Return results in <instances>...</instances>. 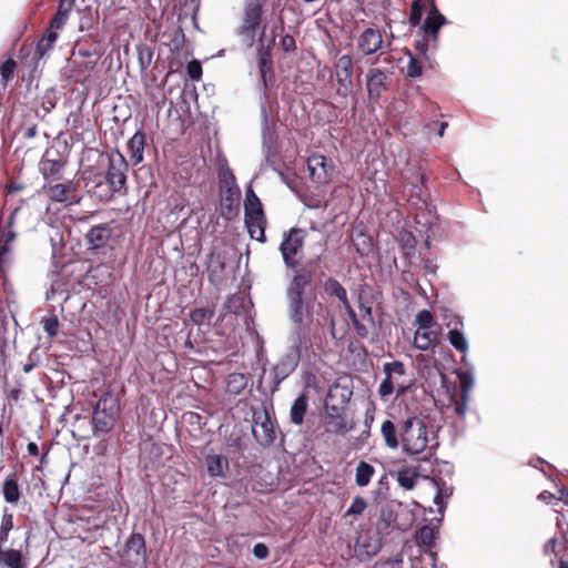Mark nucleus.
Listing matches in <instances>:
<instances>
[{
  "mask_svg": "<svg viewBox=\"0 0 568 568\" xmlns=\"http://www.w3.org/2000/svg\"><path fill=\"white\" fill-rule=\"evenodd\" d=\"M129 164L120 152L109 155V165L105 174L94 168H88L82 172V180L88 192L100 201H110L115 193L126 189V172Z\"/></svg>",
  "mask_w": 568,
  "mask_h": 568,
  "instance_id": "nucleus-1",
  "label": "nucleus"
},
{
  "mask_svg": "<svg viewBox=\"0 0 568 568\" xmlns=\"http://www.w3.org/2000/svg\"><path fill=\"white\" fill-rule=\"evenodd\" d=\"M408 22L412 27L420 26L423 40L416 42L415 50L426 59L429 43L437 45L438 32L447 19L438 10L435 0H413Z\"/></svg>",
  "mask_w": 568,
  "mask_h": 568,
  "instance_id": "nucleus-2",
  "label": "nucleus"
},
{
  "mask_svg": "<svg viewBox=\"0 0 568 568\" xmlns=\"http://www.w3.org/2000/svg\"><path fill=\"white\" fill-rule=\"evenodd\" d=\"M120 414V402L112 390H105L97 402L91 424L95 437L111 432Z\"/></svg>",
  "mask_w": 568,
  "mask_h": 568,
  "instance_id": "nucleus-3",
  "label": "nucleus"
},
{
  "mask_svg": "<svg viewBox=\"0 0 568 568\" xmlns=\"http://www.w3.org/2000/svg\"><path fill=\"white\" fill-rule=\"evenodd\" d=\"M429 444V430L426 422L410 415L402 422V449L408 455L424 453Z\"/></svg>",
  "mask_w": 568,
  "mask_h": 568,
  "instance_id": "nucleus-4",
  "label": "nucleus"
},
{
  "mask_svg": "<svg viewBox=\"0 0 568 568\" xmlns=\"http://www.w3.org/2000/svg\"><path fill=\"white\" fill-rule=\"evenodd\" d=\"M252 434L255 440L264 447L271 446L276 439L275 417L273 407L268 408L262 405L261 408L253 409L252 413Z\"/></svg>",
  "mask_w": 568,
  "mask_h": 568,
  "instance_id": "nucleus-5",
  "label": "nucleus"
},
{
  "mask_svg": "<svg viewBox=\"0 0 568 568\" xmlns=\"http://www.w3.org/2000/svg\"><path fill=\"white\" fill-rule=\"evenodd\" d=\"M305 236L306 232L298 227H292L284 234L280 251L288 268H296L300 265Z\"/></svg>",
  "mask_w": 568,
  "mask_h": 568,
  "instance_id": "nucleus-6",
  "label": "nucleus"
},
{
  "mask_svg": "<svg viewBox=\"0 0 568 568\" xmlns=\"http://www.w3.org/2000/svg\"><path fill=\"white\" fill-rule=\"evenodd\" d=\"M357 302L358 313L355 312L352 305L346 313L356 335L362 339H366L373 332L377 331V325L373 315L372 306L367 302H364L362 295L358 296Z\"/></svg>",
  "mask_w": 568,
  "mask_h": 568,
  "instance_id": "nucleus-7",
  "label": "nucleus"
},
{
  "mask_svg": "<svg viewBox=\"0 0 568 568\" xmlns=\"http://www.w3.org/2000/svg\"><path fill=\"white\" fill-rule=\"evenodd\" d=\"M385 378L378 387V395L386 399L389 395L397 392V396H402L408 389V385H405L398 381L399 377L404 376L406 371L405 366L399 361L385 363L383 366Z\"/></svg>",
  "mask_w": 568,
  "mask_h": 568,
  "instance_id": "nucleus-8",
  "label": "nucleus"
},
{
  "mask_svg": "<svg viewBox=\"0 0 568 568\" xmlns=\"http://www.w3.org/2000/svg\"><path fill=\"white\" fill-rule=\"evenodd\" d=\"M263 4L261 0H246L242 23L240 27V34L252 44L255 40L256 32L262 24Z\"/></svg>",
  "mask_w": 568,
  "mask_h": 568,
  "instance_id": "nucleus-9",
  "label": "nucleus"
},
{
  "mask_svg": "<svg viewBox=\"0 0 568 568\" xmlns=\"http://www.w3.org/2000/svg\"><path fill=\"white\" fill-rule=\"evenodd\" d=\"M275 29L272 30V38L270 43L265 44V27L262 30L258 48H257V64L261 74V80L263 82L264 90L267 91L270 84L274 81V69L272 61V45L275 42Z\"/></svg>",
  "mask_w": 568,
  "mask_h": 568,
  "instance_id": "nucleus-10",
  "label": "nucleus"
},
{
  "mask_svg": "<svg viewBox=\"0 0 568 568\" xmlns=\"http://www.w3.org/2000/svg\"><path fill=\"white\" fill-rule=\"evenodd\" d=\"M337 80V94L346 98L353 90V58L349 54L341 55L334 63Z\"/></svg>",
  "mask_w": 568,
  "mask_h": 568,
  "instance_id": "nucleus-11",
  "label": "nucleus"
},
{
  "mask_svg": "<svg viewBox=\"0 0 568 568\" xmlns=\"http://www.w3.org/2000/svg\"><path fill=\"white\" fill-rule=\"evenodd\" d=\"M288 308L292 321L298 327H302L306 325L308 321L311 322V324H313L312 315L315 312V308L317 310V312H322L323 304L315 303V297H301L300 303H295V301L288 302Z\"/></svg>",
  "mask_w": 568,
  "mask_h": 568,
  "instance_id": "nucleus-12",
  "label": "nucleus"
},
{
  "mask_svg": "<svg viewBox=\"0 0 568 568\" xmlns=\"http://www.w3.org/2000/svg\"><path fill=\"white\" fill-rule=\"evenodd\" d=\"M324 427L327 433L344 436L353 429V423H348L346 415L336 406L326 405Z\"/></svg>",
  "mask_w": 568,
  "mask_h": 568,
  "instance_id": "nucleus-13",
  "label": "nucleus"
},
{
  "mask_svg": "<svg viewBox=\"0 0 568 568\" xmlns=\"http://www.w3.org/2000/svg\"><path fill=\"white\" fill-rule=\"evenodd\" d=\"M389 77L379 68H371L366 74V89L369 100L377 101L388 90Z\"/></svg>",
  "mask_w": 568,
  "mask_h": 568,
  "instance_id": "nucleus-14",
  "label": "nucleus"
},
{
  "mask_svg": "<svg viewBox=\"0 0 568 568\" xmlns=\"http://www.w3.org/2000/svg\"><path fill=\"white\" fill-rule=\"evenodd\" d=\"M307 168L311 179L318 184H326L331 180L333 166L328 159L321 154L311 155L307 159Z\"/></svg>",
  "mask_w": 568,
  "mask_h": 568,
  "instance_id": "nucleus-15",
  "label": "nucleus"
},
{
  "mask_svg": "<svg viewBox=\"0 0 568 568\" xmlns=\"http://www.w3.org/2000/svg\"><path fill=\"white\" fill-rule=\"evenodd\" d=\"M123 558L135 564L145 565L146 545L144 536L140 532H133L125 542Z\"/></svg>",
  "mask_w": 568,
  "mask_h": 568,
  "instance_id": "nucleus-16",
  "label": "nucleus"
},
{
  "mask_svg": "<svg viewBox=\"0 0 568 568\" xmlns=\"http://www.w3.org/2000/svg\"><path fill=\"white\" fill-rule=\"evenodd\" d=\"M384 48L381 30L366 28L357 39V49L363 55H372Z\"/></svg>",
  "mask_w": 568,
  "mask_h": 568,
  "instance_id": "nucleus-17",
  "label": "nucleus"
},
{
  "mask_svg": "<svg viewBox=\"0 0 568 568\" xmlns=\"http://www.w3.org/2000/svg\"><path fill=\"white\" fill-rule=\"evenodd\" d=\"M460 393L458 397L452 396L454 412L460 418H464L468 409L469 393L474 384L473 376L468 372H462L458 375Z\"/></svg>",
  "mask_w": 568,
  "mask_h": 568,
  "instance_id": "nucleus-18",
  "label": "nucleus"
},
{
  "mask_svg": "<svg viewBox=\"0 0 568 568\" xmlns=\"http://www.w3.org/2000/svg\"><path fill=\"white\" fill-rule=\"evenodd\" d=\"M67 160H63L58 152L55 158H50V152L45 151L40 161V172L45 181L59 180Z\"/></svg>",
  "mask_w": 568,
  "mask_h": 568,
  "instance_id": "nucleus-19",
  "label": "nucleus"
},
{
  "mask_svg": "<svg viewBox=\"0 0 568 568\" xmlns=\"http://www.w3.org/2000/svg\"><path fill=\"white\" fill-rule=\"evenodd\" d=\"M312 278L313 274L310 271L295 274L287 288L288 302L300 303L301 297H305L306 288L311 285Z\"/></svg>",
  "mask_w": 568,
  "mask_h": 568,
  "instance_id": "nucleus-20",
  "label": "nucleus"
},
{
  "mask_svg": "<svg viewBox=\"0 0 568 568\" xmlns=\"http://www.w3.org/2000/svg\"><path fill=\"white\" fill-rule=\"evenodd\" d=\"M221 214L226 219H233L239 212L240 189H230L220 191Z\"/></svg>",
  "mask_w": 568,
  "mask_h": 568,
  "instance_id": "nucleus-21",
  "label": "nucleus"
},
{
  "mask_svg": "<svg viewBox=\"0 0 568 568\" xmlns=\"http://www.w3.org/2000/svg\"><path fill=\"white\" fill-rule=\"evenodd\" d=\"M381 435L387 448L398 449L402 444V423L397 426L394 420L385 419L381 425Z\"/></svg>",
  "mask_w": 568,
  "mask_h": 568,
  "instance_id": "nucleus-22",
  "label": "nucleus"
},
{
  "mask_svg": "<svg viewBox=\"0 0 568 568\" xmlns=\"http://www.w3.org/2000/svg\"><path fill=\"white\" fill-rule=\"evenodd\" d=\"M112 235L109 224L93 226L85 235L87 243L92 250H100L106 246Z\"/></svg>",
  "mask_w": 568,
  "mask_h": 568,
  "instance_id": "nucleus-23",
  "label": "nucleus"
},
{
  "mask_svg": "<svg viewBox=\"0 0 568 568\" xmlns=\"http://www.w3.org/2000/svg\"><path fill=\"white\" fill-rule=\"evenodd\" d=\"M244 223L247 227L248 234L253 240H256L260 243L266 242L265 236V227H266V216L265 214L255 215V216H244Z\"/></svg>",
  "mask_w": 568,
  "mask_h": 568,
  "instance_id": "nucleus-24",
  "label": "nucleus"
},
{
  "mask_svg": "<svg viewBox=\"0 0 568 568\" xmlns=\"http://www.w3.org/2000/svg\"><path fill=\"white\" fill-rule=\"evenodd\" d=\"M205 465L210 476L212 477H226L229 470V459L221 454H207L205 457Z\"/></svg>",
  "mask_w": 568,
  "mask_h": 568,
  "instance_id": "nucleus-25",
  "label": "nucleus"
},
{
  "mask_svg": "<svg viewBox=\"0 0 568 568\" xmlns=\"http://www.w3.org/2000/svg\"><path fill=\"white\" fill-rule=\"evenodd\" d=\"M297 361L291 356H286L282 358L272 369L273 373V382L274 389L278 387V385L288 377L296 368Z\"/></svg>",
  "mask_w": 568,
  "mask_h": 568,
  "instance_id": "nucleus-26",
  "label": "nucleus"
},
{
  "mask_svg": "<svg viewBox=\"0 0 568 568\" xmlns=\"http://www.w3.org/2000/svg\"><path fill=\"white\" fill-rule=\"evenodd\" d=\"M45 194L53 202L64 203L71 200L72 193L75 189L72 186V183H58L54 185H45L44 186Z\"/></svg>",
  "mask_w": 568,
  "mask_h": 568,
  "instance_id": "nucleus-27",
  "label": "nucleus"
},
{
  "mask_svg": "<svg viewBox=\"0 0 568 568\" xmlns=\"http://www.w3.org/2000/svg\"><path fill=\"white\" fill-rule=\"evenodd\" d=\"M323 288L326 295L336 297L342 303L345 312L349 308L351 303L347 297V291L336 278H327L324 282Z\"/></svg>",
  "mask_w": 568,
  "mask_h": 568,
  "instance_id": "nucleus-28",
  "label": "nucleus"
},
{
  "mask_svg": "<svg viewBox=\"0 0 568 568\" xmlns=\"http://www.w3.org/2000/svg\"><path fill=\"white\" fill-rule=\"evenodd\" d=\"M145 148V133L136 131L128 142L131 162L136 165L143 161V153Z\"/></svg>",
  "mask_w": 568,
  "mask_h": 568,
  "instance_id": "nucleus-29",
  "label": "nucleus"
},
{
  "mask_svg": "<svg viewBox=\"0 0 568 568\" xmlns=\"http://www.w3.org/2000/svg\"><path fill=\"white\" fill-rule=\"evenodd\" d=\"M308 409V395L306 392L300 394V396L293 402L290 410V420L294 425H302L305 419V415Z\"/></svg>",
  "mask_w": 568,
  "mask_h": 568,
  "instance_id": "nucleus-30",
  "label": "nucleus"
},
{
  "mask_svg": "<svg viewBox=\"0 0 568 568\" xmlns=\"http://www.w3.org/2000/svg\"><path fill=\"white\" fill-rule=\"evenodd\" d=\"M17 210L10 215L8 221V229L3 231L0 235V264L7 263V255L11 252V243L16 240V232L12 231V225L14 223V214Z\"/></svg>",
  "mask_w": 568,
  "mask_h": 568,
  "instance_id": "nucleus-31",
  "label": "nucleus"
},
{
  "mask_svg": "<svg viewBox=\"0 0 568 568\" xmlns=\"http://www.w3.org/2000/svg\"><path fill=\"white\" fill-rule=\"evenodd\" d=\"M419 477L420 475L417 466H403L396 471V480L398 485L407 490L415 487Z\"/></svg>",
  "mask_w": 568,
  "mask_h": 568,
  "instance_id": "nucleus-32",
  "label": "nucleus"
},
{
  "mask_svg": "<svg viewBox=\"0 0 568 568\" xmlns=\"http://www.w3.org/2000/svg\"><path fill=\"white\" fill-rule=\"evenodd\" d=\"M265 214L263 210L262 202L260 197L256 195L252 187L246 190L245 201H244V216H255Z\"/></svg>",
  "mask_w": 568,
  "mask_h": 568,
  "instance_id": "nucleus-33",
  "label": "nucleus"
},
{
  "mask_svg": "<svg viewBox=\"0 0 568 568\" xmlns=\"http://www.w3.org/2000/svg\"><path fill=\"white\" fill-rule=\"evenodd\" d=\"M438 333L433 329H417L414 336V345L417 349L427 351L437 341Z\"/></svg>",
  "mask_w": 568,
  "mask_h": 568,
  "instance_id": "nucleus-34",
  "label": "nucleus"
},
{
  "mask_svg": "<svg viewBox=\"0 0 568 568\" xmlns=\"http://www.w3.org/2000/svg\"><path fill=\"white\" fill-rule=\"evenodd\" d=\"M0 561L9 568H27L21 551L17 549H3V547H1Z\"/></svg>",
  "mask_w": 568,
  "mask_h": 568,
  "instance_id": "nucleus-35",
  "label": "nucleus"
},
{
  "mask_svg": "<svg viewBox=\"0 0 568 568\" xmlns=\"http://www.w3.org/2000/svg\"><path fill=\"white\" fill-rule=\"evenodd\" d=\"M2 494L4 500L10 504H17L20 499V488L14 474L8 476L3 483Z\"/></svg>",
  "mask_w": 568,
  "mask_h": 568,
  "instance_id": "nucleus-36",
  "label": "nucleus"
},
{
  "mask_svg": "<svg viewBox=\"0 0 568 568\" xmlns=\"http://www.w3.org/2000/svg\"><path fill=\"white\" fill-rule=\"evenodd\" d=\"M58 39V32L51 29H47L42 38L38 41L36 48V57L42 59L54 45Z\"/></svg>",
  "mask_w": 568,
  "mask_h": 568,
  "instance_id": "nucleus-37",
  "label": "nucleus"
},
{
  "mask_svg": "<svg viewBox=\"0 0 568 568\" xmlns=\"http://www.w3.org/2000/svg\"><path fill=\"white\" fill-rule=\"evenodd\" d=\"M247 386V377L243 373H231L226 379V392L232 395L241 394Z\"/></svg>",
  "mask_w": 568,
  "mask_h": 568,
  "instance_id": "nucleus-38",
  "label": "nucleus"
},
{
  "mask_svg": "<svg viewBox=\"0 0 568 568\" xmlns=\"http://www.w3.org/2000/svg\"><path fill=\"white\" fill-rule=\"evenodd\" d=\"M374 475L375 468L371 464L361 460L356 467L355 483L359 487H366L371 483Z\"/></svg>",
  "mask_w": 568,
  "mask_h": 568,
  "instance_id": "nucleus-39",
  "label": "nucleus"
},
{
  "mask_svg": "<svg viewBox=\"0 0 568 568\" xmlns=\"http://www.w3.org/2000/svg\"><path fill=\"white\" fill-rule=\"evenodd\" d=\"M13 529V514L9 508L3 509L0 524V548L8 541L9 532Z\"/></svg>",
  "mask_w": 568,
  "mask_h": 568,
  "instance_id": "nucleus-40",
  "label": "nucleus"
},
{
  "mask_svg": "<svg viewBox=\"0 0 568 568\" xmlns=\"http://www.w3.org/2000/svg\"><path fill=\"white\" fill-rule=\"evenodd\" d=\"M214 313V307H197L190 313V318L194 325L210 324Z\"/></svg>",
  "mask_w": 568,
  "mask_h": 568,
  "instance_id": "nucleus-41",
  "label": "nucleus"
},
{
  "mask_svg": "<svg viewBox=\"0 0 568 568\" xmlns=\"http://www.w3.org/2000/svg\"><path fill=\"white\" fill-rule=\"evenodd\" d=\"M447 339L450 345L459 353H466L468 351V342L459 329H450L447 334Z\"/></svg>",
  "mask_w": 568,
  "mask_h": 568,
  "instance_id": "nucleus-42",
  "label": "nucleus"
},
{
  "mask_svg": "<svg viewBox=\"0 0 568 568\" xmlns=\"http://www.w3.org/2000/svg\"><path fill=\"white\" fill-rule=\"evenodd\" d=\"M429 485H430L432 490L434 491L433 501L437 506L438 513L443 514L445 510V507H446L445 503H444V498L448 497L449 494H446L444 491L443 487H440V481H438L436 479H432Z\"/></svg>",
  "mask_w": 568,
  "mask_h": 568,
  "instance_id": "nucleus-43",
  "label": "nucleus"
},
{
  "mask_svg": "<svg viewBox=\"0 0 568 568\" xmlns=\"http://www.w3.org/2000/svg\"><path fill=\"white\" fill-rule=\"evenodd\" d=\"M219 182H220V191H224V190H227V187L230 189H239V186L236 185V179L233 174V172L231 171V169L226 168L224 170H221L219 172Z\"/></svg>",
  "mask_w": 568,
  "mask_h": 568,
  "instance_id": "nucleus-44",
  "label": "nucleus"
},
{
  "mask_svg": "<svg viewBox=\"0 0 568 568\" xmlns=\"http://www.w3.org/2000/svg\"><path fill=\"white\" fill-rule=\"evenodd\" d=\"M416 324L418 329H432L436 325L434 315L428 310H422L416 315Z\"/></svg>",
  "mask_w": 568,
  "mask_h": 568,
  "instance_id": "nucleus-45",
  "label": "nucleus"
},
{
  "mask_svg": "<svg viewBox=\"0 0 568 568\" xmlns=\"http://www.w3.org/2000/svg\"><path fill=\"white\" fill-rule=\"evenodd\" d=\"M406 77L418 78L423 74V61L409 53V61L406 65Z\"/></svg>",
  "mask_w": 568,
  "mask_h": 568,
  "instance_id": "nucleus-46",
  "label": "nucleus"
},
{
  "mask_svg": "<svg viewBox=\"0 0 568 568\" xmlns=\"http://www.w3.org/2000/svg\"><path fill=\"white\" fill-rule=\"evenodd\" d=\"M225 268V262L221 254L211 253L209 256V276L210 280L217 273H222Z\"/></svg>",
  "mask_w": 568,
  "mask_h": 568,
  "instance_id": "nucleus-47",
  "label": "nucleus"
},
{
  "mask_svg": "<svg viewBox=\"0 0 568 568\" xmlns=\"http://www.w3.org/2000/svg\"><path fill=\"white\" fill-rule=\"evenodd\" d=\"M366 507H367L366 500L361 496H356L353 499L348 509L345 511L344 517L346 518L348 516H354V517L359 516L365 511Z\"/></svg>",
  "mask_w": 568,
  "mask_h": 568,
  "instance_id": "nucleus-48",
  "label": "nucleus"
},
{
  "mask_svg": "<svg viewBox=\"0 0 568 568\" xmlns=\"http://www.w3.org/2000/svg\"><path fill=\"white\" fill-rule=\"evenodd\" d=\"M41 323L44 332L50 338L58 335L60 323L55 315L42 318Z\"/></svg>",
  "mask_w": 568,
  "mask_h": 568,
  "instance_id": "nucleus-49",
  "label": "nucleus"
},
{
  "mask_svg": "<svg viewBox=\"0 0 568 568\" xmlns=\"http://www.w3.org/2000/svg\"><path fill=\"white\" fill-rule=\"evenodd\" d=\"M416 539L419 544L430 547L434 542V530L429 526H423L416 535Z\"/></svg>",
  "mask_w": 568,
  "mask_h": 568,
  "instance_id": "nucleus-50",
  "label": "nucleus"
},
{
  "mask_svg": "<svg viewBox=\"0 0 568 568\" xmlns=\"http://www.w3.org/2000/svg\"><path fill=\"white\" fill-rule=\"evenodd\" d=\"M16 68L17 63L13 59H8L1 64L0 74L3 84H6L13 77Z\"/></svg>",
  "mask_w": 568,
  "mask_h": 568,
  "instance_id": "nucleus-51",
  "label": "nucleus"
},
{
  "mask_svg": "<svg viewBox=\"0 0 568 568\" xmlns=\"http://www.w3.org/2000/svg\"><path fill=\"white\" fill-rule=\"evenodd\" d=\"M416 239L412 233H406L402 236V247L404 250V255L409 257L414 254L416 247Z\"/></svg>",
  "mask_w": 568,
  "mask_h": 568,
  "instance_id": "nucleus-52",
  "label": "nucleus"
},
{
  "mask_svg": "<svg viewBox=\"0 0 568 568\" xmlns=\"http://www.w3.org/2000/svg\"><path fill=\"white\" fill-rule=\"evenodd\" d=\"M186 71L192 80H200L202 77V65L197 60H192L186 65Z\"/></svg>",
  "mask_w": 568,
  "mask_h": 568,
  "instance_id": "nucleus-53",
  "label": "nucleus"
},
{
  "mask_svg": "<svg viewBox=\"0 0 568 568\" xmlns=\"http://www.w3.org/2000/svg\"><path fill=\"white\" fill-rule=\"evenodd\" d=\"M73 4H74V0H60L55 13L68 20L69 14L73 8Z\"/></svg>",
  "mask_w": 568,
  "mask_h": 568,
  "instance_id": "nucleus-54",
  "label": "nucleus"
},
{
  "mask_svg": "<svg viewBox=\"0 0 568 568\" xmlns=\"http://www.w3.org/2000/svg\"><path fill=\"white\" fill-rule=\"evenodd\" d=\"M281 48L285 53H290L296 50V42L293 36L285 34L280 41Z\"/></svg>",
  "mask_w": 568,
  "mask_h": 568,
  "instance_id": "nucleus-55",
  "label": "nucleus"
},
{
  "mask_svg": "<svg viewBox=\"0 0 568 568\" xmlns=\"http://www.w3.org/2000/svg\"><path fill=\"white\" fill-rule=\"evenodd\" d=\"M67 19L63 18V17H60L59 14H54L53 18L50 20V24H49V29L53 30V31H58L60 29H62L64 27V24L67 23Z\"/></svg>",
  "mask_w": 568,
  "mask_h": 568,
  "instance_id": "nucleus-56",
  "label": "nucleus"
},
{
  "mask_svg": "<svg viewBox=\"0 0 568 568\" xmlns=\"http://www.w3.org/2000/svg\"><path fill=\"white\" fill-rule=\"evenodd\" d=\"M253 554L258 559H265L268 556V548L265 544L258 542L253 547Z\"/></svg>",
  "mask_w": 568,
  "mask_h": 568,
  "instance_id": "nucleus-57",
  "label": "nucleus"
},
{
  "mask_svg": "<svg viewBox=\"0 0 568 568\" xmlns=\"http://www.w3.org/2000/svg\"><path fill=\"white\" fill-rule=\"evenodd\" d=\"M55 102L50 94H47L42 98V109L45 113H49L52 109H54Z\"/></svg>",
  "mask_w": 568,
  "mask_h": 568,
  "instance_id": "nucleus-58",
  "label": "nucleus"
},
{
  "mask_svg": "<svg viewBox=\"0 0 568 568\" xmlns=\"http://www.w3.org/2000/svg\"><path fill=\"white\" fill-rule=\"evenodd\" d=\"M38 134V128L36 124H32L31 126H29L24 133H23V136L26 139H33L36 138V135Z\"/></svg>",
  "mask_w": 568,
  "mask_h": 568,
  "instance_id": "nucleus-59",
  "label": "nucleus"
},
{
  "mask_svg": "<svg viewBox=\"0 0 568 568\" xmlns=\"http://www.w3.org/2000/svg\"><path fill=\"white\" fill-rule=\"evenodd\" d=\"M27 450L28 453L31 455V456H38L39 455V447L36 443L33 442H30L28 445H27Z\"/></svg>",
  "mask_w": 568,
  "mask_h": 568,
  "instance_id": "nucleus-60",
  "label": "nucleus"
},
{
  "mask_svg": "<svg viewBox=\"0 0 568 568\" xmlns=\"http://www.w3.org/2000/svg\"><path fill=\"white\" fill-rule=\"evenodd\" d=\"M329 334L334 339H337L335 329V317L333 315L329 316Z\"/></svg>",
  "mask_w": 568,
  "mask_h": 568,
  "instance_id": "nucleus-61",
  "label": "nucleus"
},
{
  "mask_svg": "<svg viewBox=\"0 0 568 568\" xmlns=\"http://www.w3.org/2000/svg\"><path fill=\"white\" fill-rule=\"evenodd\" d=\"M447 126H448L447 122H440L439 130H438V136H440V138L444 136V133H445V130Z\"/></svg>",
  "mask_w": 568,
  "mask_h": 568,
  "instance_id": "nucleus-62",
  "label": "nucleus"
},
{
  "mask_svg": "<svg viewBox=\"0 0 568 568\" xmlns=\"http://www.w3.org/2000/svg\"><path fill=\"white\" fill-rule=\"evenodd\" d=\"M33 367H34V364H32V363L24 364L23 365V372L24 373H29V372L32 371Z\"/></svg>",
  "mask_w": 568,
  "mask_h": 568,
  "instance_id": "nucleus-63",
  "label": "nucleus"
},
{
  "mask_svg": "<svg viewBox=\"0 0 568 568\" xmlns=\"http://www.w3.org/2000/svg\"><path fill=\"white\" fill-rule=\"evenodd\" d=\"M550 497H552V495L548 491H544L539 495V498L542 500H546L547 498H550Z\"/></svg>",
  "mask_w": 568,
  "mask_h": 568,
  "instance_id": "nucleus-64",
  "label": "nucleus"
}]
</instances>
